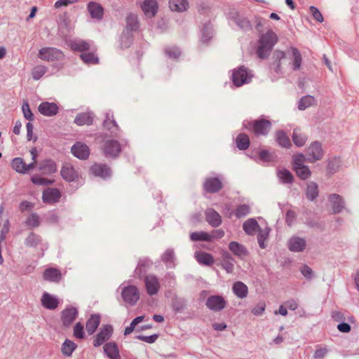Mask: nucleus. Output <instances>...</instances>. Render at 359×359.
Returning <instances> with one entry per match:
<instances>
[{"label": "nucleus", "mask_w": 359, "mask_h": 359, "mask_svg": "<svg viewBox=\"0 0 359 359\" xmlns=\"http://www.w3.org/2000/svg\"><path fill=\"white\" fill-rule=\"evenodd\" d=\"M144 283L146 292L149 296L156 294L161 288L159 279L154 274L146 276L144 279Z\"/></svg>", "instance_id": "423d86ee"}, {"label": "nucleus", "mask_w": 359, "mask_h": 359, "mask_svg": "<svg viewBox=\"0 0 359 359\" xmlns=\"http://www.w3.org/2000/svg\"><path fill=\"white\" fill-rule=\"evenodd\" d=\"M12 167L17 172L26 174L25 163L22 158H15L12 161Z\"/></svg>", "instance_id": "8fccbe9b"}, {"label": "nucleus", "mask_w": 359, "mask_h": 359, "mask_svg": "<svg viewBox=\"0 0 359 359\" xmlns=\"http://www.w3.org/2000/svg\"><path fill=\"white\" fill-rule=\"evenodd\" d=\"M190 238L193 241H212V236L210 233L205 231H196L192 232L190 234Z\"/></svg>", "instance_id": "37998d69"}, {"label": "nucleus", "mask_w": 359, "mask_h": 359, "mask_svg": "<svg viewBox=\"0 0 359 359\" xmlns=\"http://www.w3.org/2000/svg\"><path fill=\"white\" fill-rule=\"evenodd\" d=\"M306 198L310 201L315 200L318 196V187L314 182H309L307 183L306 191Z\"/></svg>", "instance_id": "58836bf2"}, {"label": "nucleus", "mask_w": 359, "mask_h": 359, "mask_svg": "<svg viewBox=\"0 0 359 359\" xmlns=\"http://www.w3.org/2000/svg\"><path fill=\"white\" fill-rule=\"evenodd\" d=\"M103 125L104 128L111 131V133L116 134V132L118 130V126L114 121L113 115L109 112L106 114Z\"/></svg>", "instance_id": "c9c22d12"}, {"label": "nucleus", "mask_w": 359, "mask_h": 359, "mask_svg": "<svg viewBox=\"0 0 359 359\" xmlns=\"http://www.w3.org/2000/svg\"><path fill=\"white\" fill-rule=\"evenodd\" d=\"M102 149L106 156L116 157L121 151V145L116 140H107L104 142Z\"/></svg>", "instance_id": "6e6552de"}, {"label": "nucleus", "mask_w": 359, "mask_h": 359, "mask_svg": "<svg viewBox=\"0 0 359 359\" xmlns=\"http://www.w3.org/2000/svg\"><path fill=\"white\" fill-rule=\"evenodd\" d=\"M236 143L239 149L245 150L250 145V139L247 135L241 133L236 137Z\"/></svg>", "instance_id": "a18cd8bd"}, {"label": "nucleus", "mask_w": 359, "mask_h": 359, "mask_svg": "<svg viewBox=\"0 0 359 359\" xmlns=\"http://www.w3.org/2000/svg\"><path fill=\"white\" fill-rule=\"evenodd\" d=\"M100 316L97 314L92 315L90 318L87 320L86 327L88 333L90 335L93 334L95 332L96 329L100 325Z\"/></svg>", "instance_id": "473e14b6"}, {"label": "nucleus", "mask_w": 359, "mask_h": 359, "mask_svg": "<svg viewBox=\"0 0 359 359\" xmlns=\"http://www.w3.org/2000/svg\"><path fill=\"white\" fill-rule=\"evenodd\" d=\"M306 247L305 238L294 236L287 241V248L292 252H302Z\"/></svg>", "instance_id": "1a4fd4ad"}, {"label": "nucleus", "mask_w": 359, "mask_h": 359, "mask_svg": "<svg viewBox=\"0 0 359 359\" xmlns=\"http://www.w3.org/2000/svg\"><path fill=\"white\" fill-rule=\"evenodd\" d=\"M60 173L62 178L67 182H74L79 177L77 171L70 164L64 165L61 169Z\"/></svg>", "instance_id": "dca6fc26"}, {"label": "nucleus", "mask_w": 359, "mask_h": 359, "mask_svg": "<svg viewBox=\"0 0 359 359\" xmlns=\"http://www.w3.org/2000/svg\"><path fill=\"white\" fill-rule=\"evenodd\" d=\"M47 72V67L43 65L36 66L32 72V78L34 80L40 79Z\"/></svg>", "instance_id": "5fc2aeb1"}, {"label": "nucleus", "mask_w": 359, "mask_h": 359, "mask_svg": "<svg viewBox=\"0 0 359 359\" xmlns=\"http://www.w3.org/2000/svg\"><path fill=\"white\" fill-rule=\"evenodd\" d=\"M205 304L209 309L214 311H219L225 307L226 302L221 296L212 295L208 298Z\"/></svg>", "instance_id": "9b49d317"}, {"label": "nucleus", "mask_w": 359, "mask_h": 359, "mask_svg": "<svg viewBox=\"0 0 359 359\" xmlns=\"http://www.w3.org/2000/svg\"><path fill=\"white\" fill-rule=\"evenodd\" d=\"M229 250L237 257L243 258L248 255V250L246 248L236 241H231L229 244Z\"/></svg>", "instance_id": "393cba45"}, {"label": "nucleus", "mask_w": 359, "mask_h": 359, "mask_svg": "<svg viewBox=\"0 0 359 359\" xmlns=\"http://www.w3.org/2000/svg\"><path fill=\"white\" fill-rule=\"evenodd\" d=\"M104 351L110 359H121L118 347L114 342L106 344L104 346Z\"/></svg>", "instance_id": "7c9ffc66"}, {"label": "nucleus", "mask_w": 359, "mask_h": 359, "mask_svg": "<svg viewBox=\"0 0 359 359\" xmlns=\"http://www.w3.org/2000/svg\"><path fill=\"white\" fill-rule=\"evenodd\" d=\"M81 59L87 65H94L98 63L99 59L93 53H83L80 55Z\"/></svg>", "instance_id": "864d4df0"}, {"label": "nucleus", "mask_w": 359, "mask_h": 359, "mask_svg": "<svg viewBox=\"0 0 359 359\" xmlns=\"http://www.w3.org/2000/svg\"><path fill=\"white\" fill-rule=\"evenodd\" d=\"M278 41L277 34L272 30L259 35L257 53L259 58L268 57L273 46Z\"/></svg>", "instance_id": "f257e3e1"}, {"label": "nucleus", "mask_w": 359, "mask_h": 359, "mask_svg": "<svg viewBox=\"0 0 359 359\" xmlns=\"http://www.w3.org/2000/svg\"><path fill=\"white\" fill-rule=\"evenodd\" d=\"M87 8L92 18L97 20L102 19L104 11L102 6L100 4L90 1L88 4Z\"/></svg>", "instance_id": "4be33fe9"}, {"label": "nucleus", "mask_w": 359, "mask_h": 359, "mask_svg": "<svg viewBox=\"0 0 359 359\" xmlns=\"http://www.w3.org/2000/svg\"><path fill=\"white\" fill-rule=\"evenodd\" d=\"M285 57V53L283 51L280 50H275L273 55V59L274 60V65H276L275 71L277 73L280 72V62L282 59Z\"/></svg>", "instance_id": "603ef678"}, {"label": "nucleus", "mask_w": 359, "mask_h": 359, "mask_svg": "<svg viewBox=\"0 0 359 359\" xmlns=\"http://www.w3.org/2000/svg\"><path fill=\"white\" fill-rule=\"evenodd\" d=\"M78 311L74 307L70 306L66 308L62 312V323L64 326L69 327L72 324L77 317Z\"/></svg>", "instance_id": "f8f14e48"}, {"label": "nucleus", "mask_w": 359, "mask_h": 359, "mask_svg": "<svg viewBox=\"0 0 359 359\" xmlns=\"http://www.w3.org/2000/svg\"><path fill=\"white\" fill-rule=\"evenodd\" d=\"M127 27L130 31L135 30L138 28V21L136 15L130 14L128 15L127 19Z\"/></svg>", "instance_id": "4d7b16f0"}, {"label": "nucleus", "mask_w": 359, "mask_h": 359, "mask_svg": "<svg viewBox=\"0 0 359 359\" xmlns=\"http://www.w3.org/2000/svg\"><path fill=\"white\" fill-rule=\"evenodd\" d=\"M150 265V262L146 259L140 260L138 266L136 268V273L140 276L146 271L147 268Z\"/></svg>", "instance_id": "338daca9"}, {"label": "nucleus", "mask_w": 359, "mask_h": 359, "mask_svg": "<svg viewBox=\"0 0 359 359\" xmlns=\"http://www.w3.org/2000/svg\"><path fill=\"white\" fill-rule=\"evenodd\" d=\"M329 201L331 203L333 212L339 214L345 208V202L343 198L337 194H331L329 196Z\"/></svg>", "instance_id": "2eb2a0df"}, {"label": "nucleus", "mask_w": 359, "mask_h": 359, "mask_svg": "<svg viewBox=\"0 0 359 359\" xmlns=\"http://www.w3.org/2000/svg\"><path fill=\"white\" fill-rule=\"evenodd\" d=\"M316 103L314 97L306 95L302 97L299 101L298 108L299 110H304L306 108L313 105Z\"/></svg>", "instance_id": "49530a36"}, {"label": "nucleus", "mask_w": 359, "mask_h": 359, "mask_svg": "<svg viewBox=\"0 0 359 359\" xmlns=\"http://www.w3.org/2000/svg\"><path fill=\"white\" fill-rule=\"evenodd\" d=\"M205 218L208 223L212 227H217L222 224L220 215L212 208L205 210Z\"/></svg>", "instance_id": "a211bd4d"}, {"label": "nucleus", "mask_w": 359, "mask_h": 359, "mask_svg": "<svg viewBox=\"0 0 359 359\" xmlns=\"http://www.w3.org/2000/svg\"><path fill=\"white\" fill-rule=\"evenodd\" d=\"M91 172L95 175L103 179L111 176V170L108 166L104 164H94L90 168Z\"/></svg>", "instance_id": "412c9836"}, {"label": "nucleus", "mask_w": 359, "mask_h": 359, "mask_svg": "<svg viewBox=\"0 0 359 359\" xmlns=\"http://www.w3.org/2000/svg\"><path fill=\"white\" fill-rule=\"evenodd\" d=\"M276 138L278 144L282 147L289 148L291 146L289 137L283 131H278L276 134Z\"/></svg>", "instance_id": "c03bdc74"}, {"label": "nucleus", "mask_w": 359, "mask_h": 359, "mask_svg": "<svg viewBox=\"0 0 359 359\" xmlns=\"http://www.w3.org/2000/svg\"><path fill=\"white\" fill-rule=\"evenodd\" d=\"M328 352L325 346H318L313 354L314 359H323Z\"/></svg>", "instance_id": "774afa93"}, {"label": "nucleus", "mask_w": 359, "mask_h": 359, "mask_svg": "<svg viewBox=\"0 0 359 359\" xmlns=\"http://www.w3.org/2000/svg\"><path fill=\"white\" fill-rule=\"evenodd\" d=\"M243 229L248 235L252 236L258 231L259 226L255 219L250 218L243 223Z\"/></svg>", "instance_id": "cd10ccee"}, {"label": "nucleus", "mask_w": 359, "mask_h": 359, "mask_svg": "<svg viewBox=\"0 0 359 359\" xmlns=\"http://www.w3.org/2000/svg\"><path fill=\"white\" fill-rule=\"evenodd\" d=\"M307 157L302 154H298L293 156V169L295 168L299 167L301 165H304V162L306 161Z\"/></svg>", "instance_id": "0e129e2a"}, {"label": "nucleus", "mask_w": 359, "mask_h": 359, "mask_svg": "<svg viewBox=\"0 0 359 359\" xmlns=\"http://www.w3.org/2000/svg\"><path fill=\"white\" fill-rule=\"evenodd\" d=\"M69 46L72 50L83 52L89 50L90 48V43L80 39L71 41Z\"/></svg>", "instance_id": "2f4dec72"}, {"label": "nucleus", "mask_w": 359, "mask_h": 359, "mask_svg": "<svg viewBox=\"0 0 359 359\" xmlns=\"http://www.w3.org/2000/svg\"><path fill=\"white\" fill-rule=\"evenodd\" d=\"M252 76L253 75L250 71L244 67H241L233 71L232 81L236 86L240 87L243 84L248 83Z\"/></svg>", "instance_id": "20e7f679"}, {"label": "nucleus", "mask_w": 359, "mask_h": 359, "mask_svg": "<svg viewBox=\"0 0 359 359\" xmlns=\"http://www.w3.org/2000/svg\"><path fill=\"white\" fill-rule=\"evenodd\" d=\"M169 7L172 11L182 13L189 8V2L188 0H169Z\"/></svg>", "instance_id": "a878e982"}, {"label": "nucleus", "mask_w": 359, "mask_h": 359, "mask_svg": "<svg viewBox=\"0 0 359 359\" xmlns=\"http://www.w3.org/2000/svg\"><path fill=\"white\" fill-rule=\"evenodd\" d=\"M232 290L234 294L240 299L245 298L248 293L247 285L241 281H237L233 285Z\"/></svg>", "instance_id": "c85d7f7f"}, {"label": "nucleus", "mask_w": 359, "mask_h": 359, "mask_svg": "<svg viewBox=\"0 0 359 359\" xmlns=\"http://www.w3.org/2000/svg\"><path fill=\"white\" fill-rule=\"evenodd\" d=\"M26 224L27 226H29V227H36L38 226H39L40 224V222H39V217L38 216V215L35 214V213H33L31 215H29L27 220H26Z\"/></svg>", "instance_id": "69168bd1"}, {"label": "nucleus", "mask_w": 359, "mask_h": 359, "mask_svg": "<svg viewBox=\"0 0 359 359\" xmlns=\"http://www.w3.org/2000/svg\"><path fill=\"white\" fill-rule=\"evenodd\" d=\"M165 53L169 58L175 60L180 56L181 51L177 47H168L165 49Z\"/></svg>", "instance_id": "e2e57ef3"}, {"label": "nucleus", "mask_w": 359, "mask_h": 359, "mask_svg": "<svg viewBox=\"0 0 359 359\" xmlns=\"http://www.w3.org/2000/svg\"><path fill=\"white\" fill-rule=\"evenodd\" d=\"M243 127L246 129H251L256 135H266L269 132L271 123L269 121L261 118L255 121L253 123L245 120L243 123Z\"/></svg>", "instance_id": "f03ea898"}, {"label": "nucleus", "mask_w": 359, "mask_h": 359, "mask_svg": "<svg viewBox=\"0 0 359 359\" xmlns=\"http://www.w3.org/2000/svg\"><path fill=\"white\" fill-rule=\"evenodd\" d=\"M271 229L269 227L266 226L264 229H258V234H257V241L259 243V247L262 249H264L266 247V245L265 244V241L268 239L269 232Z\"/></svg>", "instance_id": "ea45409f"}, {"label": "nucleus", "mask_w": 359, "mask_h": 359, "mask_svg": "<svg viewBox=\"0 0 359 359\" xmlns=\"http://www.w3.org/2000/svg\"><path fill=\"white\" fill-rule=\"evenodd\" d=\"M212 37V30L210 25H206L202 29L201 41L203 43H208V41Z\"/></svg>", "instance_id": "13d9d810"}, {"label": "nucleus", "mask_w": 359, "mask_h": 359, "mask_svg": "<svg viewBox=\"0 0 359 359\" xmlns=\"http://www.w3.org/2000/svg\"><path fill=\"white\" fill-rule=\"evenodd\" d=\"M195 258L199 264L203 265L210 266L214 262V258L212 255L205 252H195Z\"/></svg>", "instance_id": "72a5a7b5"}, {"label": "nucleus", "mask_w": 359, "mask_h": 359, "mask_svg": "<svg viewBox=\"0 0 359 359\" xmlns=\"http://www.w3.org/2000/svg\"><path fill=\"white\" fill-rule=\"evenodd\" d=\"M112 331L113 328L111 325L104 326L96 335V337L94 340V346L95 347H98L101 346L104 341L108 340L111 335Z\"/></svg>", "instance_id": "ddd939ff"}, {"label": "nucleus", "mask_w": 359, "mask_h": 359, "mask_svg": "<svg viewBox=\"0 0 359 359\" xmlns=\"http://www.w3.org/2000/svg\"><path fill=\"white\" fill-rule=\"evenodd\" d=\"M162 261L169 268L175 266V252L172 249H168L161 256Z\"/></svg>", "instance_id": "a19ab883"}, {"label": "nucleus", "mask_w": 359, "mask_h": 359, "mask_svg": "<svg viewBox=\"0 0 359 359\" xmlns=\"http://www.w3.org/2000/svg\"><path fill=\"white\" fill-rule=\"evenodd\" d=\"M42 306L49 310H54L58 306L57 298L48 292H44L41 297Z\"/></svg>", "instance_id": "f3484780"}, {"label": "nucleus", "mask_w": 359, "mask_h": 359, "mask_svg": "<svg viewBox=\"0 0 359 359\" xmlns=\"http://www.w3.org/2000/svg\"><path fill=\"white\" fill-rule=\"evenodd\" d=\"M74 337L76 339H82L85 337L83 325L81 323H77L74 327Z\"/></svg>", "instance_id": "bf43d9fd"}, {"label": "nucleus", "mask_w": 359, "mask_h": 359, "mask_svg": "<svg viewBox=\"0 0 359 359\" xmlns=\"http://www.w3.org/2000/svg\"><path fill=\"white\" fill-rule=\"evenodd\" d=\"M204 189L210 193L217 192L222 189V184L221 180L217 177L207 178L204 182Z\"/></svg>", "instance_id": "aec40b11"}, {"label": "nucleus", "mask_w": 359, "mask_h": 359, "mask_svg": "<svg viewBox=\"0 0 359 359\" xmlns=\"http://www.w3.org/2000/svg\"><path fill=\"white\" fill-rule=\"evenodd\" d=\"M31 181L34 184L37 185H48L52 184L53 183V180H47L45 178H43L39 175H34L31 177Z\"/></svg>", "instance_id": "680f3d73"}, {"label": "nucleus", "mask_w": 359, "mask_h": 359, "mask_svg": "<svg viewBox=\"0 0 359 359\" xmlns=\"http://www.w3.org/2000/svg\"><path fill=\"white\" fill-rule=\"evenodd\" d=\"M43 279L50 282H59L62 278L60 271L55 268H48L45 270L43 275Z\"/></svg>", "instance_id": "b1692460"}, {"label": "nucleus", "mask_w": 359, "mask_h": 359, "mask_svg": "<svg viewBox=\"0 0 359 359\" xmlns=\"http://www.w3.org/2000/svg\"><path fill=\"white\" fill-rule=\"evenodd\" d=\"M298 177L302 180L309 179L311 175V171L307 165H301L294 169Z\"/></svg>", "instance_id": "09e8293b"}, {"label": "nucleus", "mask_w": 359, "mask_h": 359, "mask_svg": "<svg viewBox=\"0 0 359 359\" xmlns=\"http://www.w3.org/2000/svg\"><path fill=\"white\" fill-rule=\"evenodd\" d=\"M39 170L44 175H50L56 172L57 167L52 160H45L39 164Z\"/></svg>", "instance_id": "bb28decb"}, {"label": "nucleus", "mask_w": 359, "mask_h": 359, "mask_svg": "<svg viewBox=\"0 0 359 359\" xmlns=\"http://www.w3.org/2000/svg\"><path fill=\"white\" fill-rule=\"evenodd\" d=\"M277 176L280 182L283 184H292L294 180L293 175L286 168H280L277 170Z\"/></svg>", "instance_id": "f704fd0d"}, {"label": "nucleus", "mask_w": 359, "mask_h": 359, "mask_svg": "<svg viewBox=\"0 0 359 359\" xmlns=\"http://www.w3.org/2000/svg\"><path fill=\"white\" fill-rule=\"evenodd\" d=\"M292 140L296 146L300 147L306 143L307 136L299 128H295L292 133Z\"/></svg>", "instance_id": "e433bc0d"}, {"label": "nucleus", "mask_w": 359, "mask_h": 359, "mask_svg": "<svg viewBox=\"0 0 359 359\" xmlns=\"http://www.w3.org/2000/svg\"><path fill=\"white\" fill-rule=\"evenodd\" d=\"M41 243V238L34 233H31L25 241L26 246L29 248H35Z\"/></svg>", "instance_id": "de8ad7c7"}, {"label": "nucleus", "mask_w": 359, "mask_h": 359, "mask_svg": "<svg viewBox=\"0 0 359 359\" xmlns=\"http://www.w3.org/2000/svg\"><path fill=\"white\" fill-rule=\"evenodd\" d=\"M306 161L309 163H314L320 160L323 156L321 144L319 142H314L310 144L306 150Z\"/></svg>", "instance_id": "0eeeda50"}, {"label": "nucleus", "mask_w": 359, "mask_h": 359, "mask_svg": "<svg viewBox=\"0 0 359 359\" xmlns=\"http://www.w3.org/2000/svg\"><path fill=\"white\" fill-rule=\"evenodd\" d=\"M71 151L75 157L81 160H85L88 158L90 155V149L88 147L80 142L75 143L72 147Z\"/></svg>", "instance_id": "9d476101"}, {"label": "nucleus", "mask_w": 359, "mask_h": 359, "mask_svg": "<svg viewBox=\"0 0 359 359\" xmlns=\"http://www.w3.org/2000/svg\"><path fill=\"white\" fill-rule=\"evenodd\" d=\"M144 317L143 316H138V317L135 318L130 323V325L125 329L124 334L128 335V334H130V333H132L133 332V330H135L136 325L137 324H139L140 323H141L144 320Z\"/></svg>", "instance_id": "052dcab7"}, {"label": "nucleus", "mask_w": 359, "mask_h": 359, "mask_svg": "<svg viewBox=\"0 0 359 359\" xmlns=\"http://www.w3.org/2000/svg\"><path fill=\"white\" fill-rule=\"evenodd\" d=\"M76 348V344L69 339H66L62 345L61 351L65 356L69 357Z\"/></svg>", "instance_id": "79ce46f5"}, {"label": "nucleus", "mask_w": 359, "mask_h": 359, "mask_svg": "<svg viewBox=\"0 0 359 359\" xmlns=\"http://www.w3.org/2000/svg\"><path fill=\"white\" fill-rule=\"evenodd\" d=\"M38 110L43 116H52L57 114L58 107L54 102H44L39 104Z\"/></svg>", "instance_id": "4468645a"}, {"label": "nucleus", "mask_w": 359, "mask_h": 359, "mask_svg": "<svg viewBox=\"0 0 359 359\" xmlns=\"http://www.w3.org/2000/svg\"><path fill=\"white\" fill-rule=\"evenodd\" d=\"M38 57L42 60L49 62L63 59L64 54L55 48L46 47L39 50Z\"/></svg>", "instance_id": "39448f33"}, {"label": "nucleus", "mask_w": 359, "mask_h": 359, "mask_svg": "<svg viewBox=\"0 0 359 359\" xmlns=\"http://www.w3.org/2000/svg\"><path fill=\"white\" fill-rule=\"evenodd\" d=\"M234 259L229 253H224L222 266L227 273H232L234 270Z\"/></svg>", "instance_id": "4c0bfd02"}, {"label": "nucleus", "mask_w": 359, "mask_h": 359, "mask_svg": "<svg viewBox=\"0 0 359 359\" xmlns=\"http://www.w3.org/2000/svg\"><path fill=\"white\" fill-rule=\"evenodd\" d=\"M250 212V206L247 204H241L239 205L235 211V215L236 217L241 218L245 217Z\"/></svg>", "instance_id": "6e6d98bb"}, {"label": "nucleus", "mask_w": 359, "mask_h": 359, "mask_svg": "<svg viewBox=\"0 0 359 359\" xmlns=\"http://www.w3.org/2000/svg\"><path fill=\"white\" fill-rule=\"evenodd\" d=\"M142 8L144 14L149 17H154L158 11V5L156 0H144Z\"/></svg>", "instance_id": "6ab92c4d"}, {"label": "nucleus", "mask_w": 359, "mask_h": 359, "mask_svg": "<svg viewBox=\"0 0 359 359\" xmlns=\"http://www.w3.org/2000/svg\"><path fill=\"white\" fill-rule=\"evenodd\" d=\"M93 122V116L90 112H84L79 114L75 119L74 123L77 126H84L88 125L90 126Z\"/></svg>", "instance_id": "c756f323"}, {"label": "nucleus", "mask_w": 359, "mask_h": 359, "mask_svg": "<svg viewBox=\"0 0 359 359\" xmlns=\"http://www.w3.org/2000/svg\"><path fill=\"white\" fill-rule=\"evenodd\" d=\"M118 289L121 290V297L126 304L130 306L136 304L140 299V292L136 286L121 285Z\"/></svg>", "instance_id": "7ed1b4c3"}, {"label": "nucleus", "mask_w": 359, "mask_h": 359, "mask_svg": "<svg viewBox=\"0 0 359 359\" xmlns=\"http://www.w3.org/2000/svg\"><path fill=\"white\" fill-rule=\"evenodd\" d=\"M291 51L293 56V61L292 62V69L293 70H298L302 65V55L296 48H292Z\"/></svg>", "instance_id": "3c124183"}, {"label": "nucleus", "mask_w": 359, "mask_h": 359, "mask_svg": "<svg viewBox=\"0 0 359 359\" xmlns=\"http://www.w3.org/2000/svg\"><path fill=\"white\" fill-rule=\"evenodd\" d=\"M61 195L57 189L48 188L43 192V201L45 203H54L58 201Z\"/></svg>", "instance_id": "5701e85b"}]
</instances>
